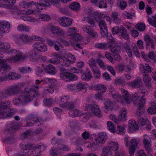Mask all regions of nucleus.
<instances>
[{
	"instance_id": "nucleus-3",
	"label": "nucleus",
	"mask_w": 156,
	"mask_h": 156,
	"mask_svg": "<svg viewBox=\"0 0 156 156\" xmlns=\"http://www.w3.org/2000/svg\"><path fill=\"white\" fill-rule=\"evenodd\" d=\"M60 76L62 80L66 82L75 81L77 80L78 76L73 73L68 72L66 69H60Z\"/></svg>"
},
{
	"instance_id": "nucleus-51",
	"label": "nucleus",
	"mask_w": 156,
	"mask_h": 156,
	"mask_svg": "<svg viewBox=\"0 0 156 156\" xmlns=\"http://www.w3.org/2000/svg\"><path fill=\"white\" fill-rule=\"evenodd\" d=\"M92 77L91 73H85L82 75L81 78L82 80L86 81H89Z\"/></svg>"
},
{
	"instance_id": "nucleus-7",
	"label": "nucleus",
	"mask_w": 156,
	"mask_h": 156,
	"mask_svg": "<svg viewBox=\"0 0 156 156\" xmlns=\"http://www.w3.org/2000/svg\"><path fill=\"white\" fill-rule=\"evenodd\" d=\"M20 39L25 43L30 42L32 40L37 41L41 39V37L38 36L33 35L30 37L26 34H21L20 36Z\"/></svg>"
},
{
	"instance_id": "nucleus-57",
	"label": "nucleus",
	"mask_w": 156,
	"mask_h": 156,
	"mask_svg": "<svg viewBox=\"0 0 156 156\" xmlns=\"http://www.w3.org/2000/svg\"><path fill=\"white\" fill-rule=\"evenodd\" d=\"M10 48L9 44L8 43H4L0 42V49H1L8 50Z\"/></svg>"
},
{
	"instance_id": "nucleus-64",
	"label": "nucleus",
	"mask_w": 156,
	"mask_h": 156,
	"mask_svg": "<svg viewBox=\"0 0 156 156\" xmlns=\"http://www.w3.org/2000/svg\"><path fill=\"white\" fill-rule=\"evenodd\" d=\"M104 104L105 105V108L107 109H108L109 107H112L113 105V103L108 99L105 101Z\"/></svg>"
},
{
	"instance_id": "nucleus-20",
	"label": "nucleus",
	"mask_w": 156,
	"mask_h": 156,
	"mask_svg": "<svg viewBox=\"0 0 156 156\" xmlns=\"http://www.w3.org/2000/svg\"><path fill=\"white\" fill-rule=\"evenodd\" d=\"M128 130L131 133L134 132L138 129L137 125L134 120H130L129 121Z\"/></svg>"
},
{
	"instance_id": "nucleus-43",
	"label": "nucleus",
	"mask_w": 156,
	"mask_h": 156,
	"mask_svg": "<svg viewBox=\"0 0 156 156\" xmlns=\"http://www.w3.org/2000/svg\"><path fill=\"white\" fill-rule=\"evenodd\" d=\"M145 25L144 23L140 22L135 26V28L140 31H144L145 29Z\"/></svg>"
},
{
	"instance_id": "nucleus-26",
	"label": "nucleus",
	"mask_w": 156,
	"mask_h": 156,
	"mask_svg": "<svg viewBox=\"0 0 156 156\" xmlns=\"http://www.w3.org/2000/svg\"><path fill=\"white\" fill-rule=\"evenodd\" d=\"M116 6L121 10H124L127 6V3L124 0H116Z\"/></svg>"
},
{
	"instance_id": "nucleus-10",
	"label": "nucleus",
	"mask_w": 156,
	"mask_h": 156,
	"mask_svg": "<svg viewBox=\"0 0 156 156\" xmlns=\"http://www.w3.org/2000/svg\"><path fill=\"white\" fill-rule=\"evenodd\" d=\"M83 30L90 37H96L98 36L97 33L95 32L90 26L84 25L83 27Z\"/></svg>"
},
{
	"instance_id": "nucleus-23",
	"label": "nucleus",
	"mask_w": 156,
	"mask_h": 156,
	"mask_svg": "<svg viewBox=\"0 0 156 156\" xmlns=\"http://www.w3.org/2000/svg\"><path fill=\"white\" fill-rule=\"evenodd\" d=\"M95 47L100 49H106L112 47V45L105 43H98L95 45Z\"/></svg>"
},
{
	"instance_id": "nucleus-35",
	"label": "nucleus",
	"mask_w": 156,
	"mask_h": 156,
	"mask_svg": "<svg viewBox=\"0 0 156 156\" xmlns=\"http://www.w3.org/2000/svg\"><path fill=\"white\" fill-rule=\"evenodd\" d=\"M90 69L94 75L95 78L97 79L99 78L101 74L98 67L97 66L92 68Z\"/></svg>"
},
{
	"instance_id": "nucleus-36",
	"label": "nucleus",
	"mask_w": 156,
	"mask_h": 156,
	"mask_svg": "<svg viewBox=\"0 0 156 156\" xmlns=\"http://www.w3.org/2000/svg\"><path fill=\"white\" fill-rule=\"evenodd\" d=\"M106 147H109L110 150L111 151H116L118 149L119 144L117 142L111 141L109 143V146H107Z\"/></svg>"
},
{
	"instance_id": "nucleus-13",
	"label": "nucleus",
	"mask_w": 156,
	"mask_h": 156,
	"mask_svg": "<svg viewBox=\"0 0 156 156\" xmlns=\"http://www.w3.org/2000/svg\"><path fill=\"white\" fill-rule=\"evenodd\" d=\"M72 19L66 16H64L61 18L59 20V22L62 26L66 27L71 25L72 24Z\"/></svg>"
},
{
	"instance_id": "nucleus-53",
	"label": "nucleus",
	"mask_w": 156,
	"mask_h": 156,
	"mask_svg": "<svg viewBox=\"0 0 156 156\" xmlns=\"http://www.w3.org/2000/svg\"><path fill=\"white\" fill-rule=\"evenodd\" d=\"M110 51H111L113 53V54H119V52H120V48L119 46H117L116 47H110Z\"/></svg>"
},
{
	"instance_id": "nucleus-28",
	"label": "nucleus",
	"mask_w": 156,
	"mask_h": 156,
	"mask_svg": "<svg viewBox=\"0 0 156 156\" xmlns=\"http://www.w3.org/2000/svg\"><path fill=\"white\" fill-rule=\"evenodd\" d=\"M143 81L148 88H150L151 87V78L147 74H143Z\"/></svg>"
},
{
	"instance_id": "nucleus-63",
	"label": "nucleus",
	"mask_w": 156,
	"mask_h": 156,
	"mask_svg": "<svg viewBox=\"0 0 156 156\" xmlns=\"http://www.w3.org/2000/svg\"><path fill=\"white\" fill-rule=\"evenodd\" d=\"M99 7L100 8H106L107 7L106 0H100Z\"/></svg>"
},
{
	"instance_id": "nucleus-46",
	"label": "nucleus",
	"mask_w": 156,
	"mask_h": 156,
	"mask_svg": "<svg viewBox=\"0 0 156 156\" xmlns=\"http://www.w3.org/2000/svg\"><path fill=\"white\" fill-rule=\"evenodd\" d=\"M147 21L152 26L156 28V14L152 16V18L148 16Z\"/></svg>"
},
{
	"instance_id": "nucleus-25",
	"label": "nucleus",
	"mask_w": 156,
	"mask_h": 156,
	"mask_svg": "<svg viewBox=\"0 0 156 156\" xmlns=\"http://www.w3.org/2000/svg\"><path fill=\"white\" fill-rule=\"evenodd\" d=\"M130 85L133 87L139 88L142 85V83L141 79L140 77H137L133 82H131Z\"/></svg>"
},
{
	"instance_id": "nucleus-45",
	"label": "nucleus",
	"mask_w": 156,
	"mask_h": 156,
	"mask_svg": "<svg viewBox=\"0 0 156 156\" xmlns=\"http://www.w3.org/2000/svg\"><path fill=\"white\" fill-rule=\"evenodd\" d=\"M11 101H6L4 102H1L0 103V110L1 109H6L9 108L10 107V105Z\"/></svg>"
},
{
	"instance_id": "nucleus-62",
	"label": "nucleus",
	"mask_w": 156,
	"mask_h": 156,
	"mask_svg": "<svg viewBox=\"0 0 156 156\" xmlns=\"http://www.w3.org/2000/svg\"><path fill=\"white\" fill-rule=\"evenodd\" d=\"M112 97L115 99H116L117 101H119L122 98L121 95H120L118 93L112 94Z\"/></svg>"
},
{
	"instance_id": "nucleus-21",
	"label": "nucleus",
	"mask_w": 156,
	"mask_h": 156,
	"mask_svg": "<svg viewBox=\"0 0 156 156\" xmlns=\"http://www.w3.org/2000/svg\"><path fill=\"white\" fill-rule=\"evenodd\" d=\"M22 52L18 50L17 53L15 56H12L10 58V60L11 62H16L22 59H24L25 58L24 55H22Z\"/></svg>"
},
{
	"instance_id": "nucleus-52",
	"label": "nucleus",
	"mask_w": 156,
	"mask_h": 156,
	"mask_svg": "<svg viewBox=\"0 0 156 156\" xmlns=\"http://www.w3.org/2000/svg\"><path fill=\"white\" fill-rule=\"evenodd\" d=\"M138 121L139 124L142 126H145L147 122H149L147 119H145L143 117L138 118Z\"/></svg>"
},
{
	"instance_id": "nucleus-8",
	"label": "nucleus",
	"mask_w": 156,
	"mask_h": 156,
	"mask_svg": "<svg viewBox=\"0 0 156 156\" xmlns=\"http://www.w3.org/2000/svg\"><path fill=\"white\" fill-rule=\"evenodd\" d=\"M138 142L137 140L135 139H132L129 141V156H133L135 152L137 146Z\"/></svg>"
},
{
	"instance_id": "nucleus-1",
	"label": "nucleus",
	"mask_w": 156,
	"mask_h": 156,
	"mask_svg": "<svg viewBox=\"0 0 156 156\" xmlns=\"http://www.w3.org/2000/svg\"><path fill=\"white\" fill-rule=\"evenodd\" d=\"M20 89V87L18 85H14L9 87L5 92L0 93V100L17 94Z\"/></svg>"
},
{
	"instance_id": "nucleus-38",
	"label": "nucleus",
	"mask_w": 156,
	"mask_h": 156,
	"mask_svg": "<svg viewBox=\"0 0 156 156\" xmlns=\"http://www.w3.org/2000/svg\"><path fill=\"white\" fill-rule=\"evenodd\" d=\"M13 115L12 112H8L6 111L0 112V119H5L10 117Z\"/></svg>"
},
{
	"instance_id": "nucleus-16",
	"label": "nucleus",
	"mask_w": 156,
	"mask_h": 156,
	"mask_svg": "<svg viewBox=\"0 0 156 156\" xmlns=\"http://www.w3.org/2000/svg\"><path fill=\"white\" fill-rule=\"evenodd\" d=\"M10 27L9 23L8 22H1L0 21V32L2 33H8Z\"/></svg>"
},
{
	"instance_id": "nucleus-9",
	"label": "nucleus",
	"mask_w": 156,
	"mask_h": 156,
	"mask_svg": "<svg viewBox=\"0 0 156 156\" xmlns=\"http://www.w3.org/2000/svg\"><path fill=\"white\" fill-rule=\"evenodd\" d=\"M141 57L147 62H150V59L151 60H154L155 62H156V56L154 52L151 51L149 52L147 55L145 54L144 51L141 52Z\"/></svg>"
},
{
	"instance_id": "nucleus-22",
	"label": "nucleus",
	"mask_w": 156,
	"mask_h": 156,
	"mask_svg": "<svg viewBox=\"0 0 156 156\" xmlns=\"http://www.w3.org/2000/svg\"><path fill=\"white\" fill-rule=\"evenodd\" d=\"M121 91L122 93L121 100H124L127 103H130V95L127 91L123 89H121Z\"/></svg>"
},
{
	"instance_id": "nucleus-55",
	"label": "nucleus",
	"mask_w": 156,
	"mask_h": 156,
	"mask_svg": "<svg viewBox=\"0 0 156 156\" xmlns=\"http://www.w3.org/2000/svg\"><path fill=\"white\" fill-rule=\"evenodd\" d=\"M43 102L45 105L50 106L52 104L53 101L51 98H49L44 99Z\"/></svg>"
},
{
	"instance_id": "nucleus-32",
	"label": "nucleus",
	"mask_w": 156,
	"mask_h": 156,
	"mask_svg": "<svg viewBox=\"0 0 156 156\" xmlns=\"http://www.w3.org/2000/svg\"><path fill=\"white\" fill-rule=\"evenodd\" d=\"M120 33L121 36L124 39L127 41L129 40V35L128 34L127 30L124 27L121 28Z\"/></svg>"
},
{
	"instance_id": "nucleus-41",
	"label": "nucleus",
	"mask_w": 156,
	"mask_h": 156,
	"mask_svg": "<svg viewBox=\"0 0 156 156\" xmlns=\"http://www.w3.org/2000/svg\"><path fill=\"white\" fill-rule=\"evenodd\" d=\"M94 19L97 22H99L101 20H102L103 14H101L96 12L94 13Z\"/></svg>"
},
{
	"instance_id": "nucleus-42",
	"label": "nucleus",
	"mask_w": 156,
	"mask_h": 156,
	"mask_svg": "<svg viewBox=\"0 0 156 156\" xmlns=\"http://www.w3.org/2000/svg\"><path fill=\"white\" fill-rule=\"evenodd\" d=\"M107 127L109 130L111 132L114 133L115 132V127L111 121H108L107 123Z\"/></svg>"
},
{
	"instance_id": "nucleus-27",
	"label": "nucleus",
	"mask_w": 156,
	"mask_h": 156,
	"mask_svg": "<svg viewBox=\"0 0 156 156\" xmlns=\"http://www.w3.org/2000/svg\"><path fill=\"white\" fill-rule=\"evenodd\" d=\"M127 110L125 108H122L120 111V114L119 115L118 119L119 121H124L126 120Z\"/></svg>"
},
{
	"instance_id": "nucleus-6",
	"label": "nucleus",
	"mask_w": 156,
	"mask_h": 156,
	"mask_svg": "<svg viewBox=\"0 0 156 156\" xmlns=\"http://www.w3.org/2000/svg\"><path fill=\"white\" fill-rule=\"evenodd\" d=\"M92 144L94 145H98L100 143H104L108 138L107 136L103 132L100 133L97 137L94 134H92Z\"/></svg>"
},
{
	"instance_id": "nucleus-11",
	"label": "nucleus",
	"mask_w": 156,
	"mask_h": 156,
	"mask_svg": "<svg viewBox=\"0 0 156 156\" xmlns=\"http://www.w3.org/2000/svg\"><path fill=\"white\" fill-rule=\"evenodd\" d=\"M99 23L98 25L100 28V31L101 36L104 37L108 33V30L107 24L105 21L103 20Z\"/></svg>"
},
{
	"instance_id": "nucleus-15",
	"label": "nucleus",
	"mask_w": 156,
	"mask_h": 156,
	"mask_svg": "<svg viewBox=\"0 0 156 156\" xmlns=\"http://www.w3.org/2000/svg\"><path fill=\"white\" fill-rule=\"evenodd\" d=\"M145 103H144V101L143 100L140 103L138 104L137 106V110L136 113V115L138 119V118L141 117V116L144 113V105Z\"/></svg>"
},
{
	"instance_id": "nucleus-29",
	"label": "nucleus",
	"mask_w": 156,
	"mask_h": 156,
	"mask_svg": "<svg viewBox=\"0 0 156 156\" xmlns=\"http://www.w3.org/2000/svg\"><path fill=\"white\" fill-rule=\"evenodd\" d=\"M144 40L145 42V46L146 49H150V45L153 41V40L150 38L149 35H147L144 36Z\"/></svg>"
},
{
	"instance_id": "nucleus-2",
	"label": "nucleus",
	"mask_w": 156,
	"mask_h": 156,
	"mask_svg": "<svg viewBox=\"0 0 156 156\" xmlns=\"http://www.w3.org/2000/svg\"><path fill=\"white\" fill-rule=\"evenodd\" d=\"M23 94L21 95L23 97L24 103L32 101L34 96V94L37 96L40 95L37 90L28 87L25 88Z\"/></svg>"
},
{
	"instance_id": "nucleus-24",
	"label": "nucleus",
	"mask_w": 156,
	"mask_h": 156,
	"mask_svg": "<svg viewBox=\"0 0 156 156\" xmlns=\"http://www.w3.org/2000/svg\"><path fill=\"white\" fill-rule=\"evenodd\" d=\"M44 70L45 73L49 74L55 75L56 73L55 68L51 64L48 65Z\"/></svg>"
},
{
	"instance_id": "nucleus-48",
	"label": "nucleus",
	"mask_w": 156,
	"mask_h": 156,
	"mask_svg": "<svg viewBox=\"0 0 156 156\" xmlns=\"http://www.w3.org/2000/svg\"><path fill=\"white\" fill-rule=\"evenodd\" d=\"M30 28L28 27L23 24L18 25L17 27V30L19 31H25L29 32Z\"/></svg>"
},
{
	"instance_id": "nucleus-44",
	"label": "nucleus",
	"mask_w": 156,
	"mask_h": 156,
	"mask_svg": "<svg viewBox=\"0 0 156 156\" xmlns=\"http://www.w3.org/2000/svg\"><path fill=\"white\" fill-rule=\"evenodd\" d=\"M70 35L71 36L72 39L75 42L80 41L82 39V37L80 34L74 33H72L70 34Z\"/></svg>"
},
{
	"instance_id": "nucleus-47",
	"label": "nucleus",
	"mask_w": 156,
	"mask_h": 156,
	"mask_svg": "<svg viewBox=\"0 0 156 156\" xmlns=\"http://www.w3.org/2000/svg\"><path fill=\"white\" fill-rule=\"evenodd\" d=\"M70 99L69 95H62L61 97H59L58 101L59 102L63 103V104L66 103Z\"/></svg>"
},
{
	"instance_id": "nucleus-17",
	"label": "nucleus",
	"mask_w": 156,
	"mask_h": 156,
	"mask_svg": "<svg viewBox=\"0 0 156 156\" xmlns=\"http://www.w3.org/2000/svg\"><path fill=\"white\" fill-rule=\"evenodd\" d=\"M50 30L53 34H56L59 36H63L65 34L64 31L58 27L51 26Z\"/></svg>"
},
{
	"instance_id": "nucleus-59",
	"label": "nucleus",
	"mask_w": 156,
	"mask_h": 156,
	"mask_svg": "<svg viewBox=\"0 0 156 156\" xmlns=\"http://www.w3.org/2000/svg\"><path fill=\"white\" fill-rule=\"evenodd\" d=\"M148 112L151 114H154L156 113V105L152 106L148 109Z\"/></svg>"
},
{
	"instance_id": "nucleus-37",
	"label": "nucleus",
	"mask_w": 156,
	"mask_h": 156,
	"mask_svg": "<svg viewBox=\"0 0 156 156\" xmlns=\"http://www.w3.org/2000/svg\"><path fill=\"white\" fill-rule=\"evenodd\" d=\"M102 156H112V153L109 147H105L103 149L102 152Z\"/></svg>"
},
{
	"instance_id": "nucleus-14",
	"label": "nucleus",
	"mask_w": 156,
	"mask_h": 156,
	"mask_svg": "<svg viewBox=\"0 0 156 156\" xmlns=\"http://www.w3.org/2000/svg\"><path fill=\"white\" fill-rule=\"evenodd\" d=\"M140 69L141 72L144 74L151 73L153 70L152 68L147 63L145 64L144 65L140 64Z\"/></svg>"
},
{
	"instance_id": "nucleus-19",
	"label": "nucleus",
	"mask_w": 156,
	"mask_h": 156,
	"mask_svg": "<svg viewBox=\"0 0 156 156\" xmlns=\"http://www.w3.org/2000/svg\"><path fill=\"white\" fill-rule=\"evenodd\" d=\"M28 4L30 5H35L37 8L40 10L43 9V8L45 6H49L48 2H46L45 0L41 1L39 3L32 1Z\"/></svg>"
},
{
	"instance_id": "nucleus-61",
	"label": "nucleus",
	"mask_w": 156,
	"mask_h": 156,
	"mask_svg": "<svg viewBox=\"0 0 156 156\" xmlns=\"http://www.w3.org/2000/svg\"><path fill=\"white\" fill-rule=\"evenodd\" d=\"M89 66L90 68L97 66L95 60L93 58H91L88 62Z\"/></svg>"
},
{
	"instance_id": "nucleus-60",
	"label": "nucleus",
	"mask_w": 156,
	"mask_h": 156,
	"mask_svg": "<svg viewBox=\"0 0 156 156\" xmlns=\"http://www.w3.org/2000/svg\"><path fill=\"white\" fill-rule=\"evenodd\" d=\"M105 56L106 58L109 60L111 63L113 62V58L111 55V54L108 51H106L105 53Z\"/></svg>"
},
{
	"instance_id": "nucleus-34",
	"label": "nucleus",
	"mask_w": 156,
	"mask_h": 156,
	"mask_svg": "<svg viewBox=\"0 0 156 156\" xmlns=\"http://www.w3.org/2000/svg\"><path fill=\"white\" fill-rule=\"evenodd\" d=\"M80 5L79 3L74 2L70 4L69 8L73 11L77 12L80 10Z\"/></svg>"
},
{
	"instance_id": "nucleus-56",
	"label": "nucleus",
	"mask_w": 156,
	"mask_h": 156,
	"mask_svg": "<svg viewBox=\"0 0 156 156\" xmlns=\"http://www.w3.org/2000/svg\"><path fill=\"white\" fill-rule=\"evenodd\" d=\"M69 115L70 116L77 117L79 116V112L76 109L70 110L69 112Z\"/></svg>"
},
{
	"instance_id": "nucleus-12",
	"label": "nucleus",
	"mask_w": 156,
	"mask_h": 156,
	"mask_svg": "<svg viewBox=\"0 0 156 156\" xmlns=\"http://www.w3.org/2000/svg\"><path fill=\"white\" fill-rule=\"evenodd\" d=\"M6 61V60L0 58V72L2 73H5L10 69L9 65H8L5 63Z\"/></svg>"
},
{
	"instance_id": "nucleus-49",
	"label": "nucleus",
	"mask_w": 156,
	"mask_h": 156,
	"mask_svg": "<svg viewBox=\"0 0 156 156\" xmlns=\"http://www.w3.org/2000/svg\"><path fill=\"white\" fill-rule=\"evenodd\" d=\"M20 75L14 72L10 73L8 76H6V79H8L9 80H13L16 78H18Z\"/></svg>"
},
{
	"instance_id": "nucleus-4",
	"label": "nucleus",
	"mask_w": 156,
	"mask_h": 156,
	"mask_svg": "<svg viewBox=\"0 0 156 156\" xmlns=\"http://www.w3.org/2000/svg\"><path fill=\"white\" fill-rule=\"evenodd\" d=\"M32 144H31L23 145L22 144H20L19 147L23 150H30L32 148L34 150H39V153L41 151H43L45 150L46 148V147L44 145V144L42 143H40L34 147H32Z\"/></svg>"
},
{
	"instance_id": "nucleus-58",
	"label": "nucleus",
	"mask_w": 156,
	"mask_h": 156,
	"mask_svg": "<svg viewBox=\"0 0 156 156\" xmlns=\"http://www.w3.org/2000/svg\"><path fill=\"white\" fill-rule=\"evenodd\" d=\"M76 90L79 91L83 89H85L86 88L85 85L82 83H79L76 84Z\"/></svg>"
},
{
	"instance_id": "nucleus-5",
	"label": "nucleus",
	"mask_w": 156,
	"mask_h": 156,
	"mask_svg": "<svg viewBox=\"0 0 156 156\" xmlns=\"http://www.w3.org/2000/svg\"><path fill=\"white\" fill-rule=\"evenodd\" d=\"M83 106L84 108V110L85 111L88 110H91L95 116L99 117L101 116V114L100 109L97 105L95 104L91 105L84 104Z\"/></svg>"
},
{
	"instance_id": "nucleus-50",
	"label": "nucleus",
	"mask_w": 156,
	"mask_h": 156,
	"mask_svg": "<svg viewBox=\"0 0 156 156\" xmlns=\"http://www.w3.org/2000/svg\"><path fill=\"white\" fill-rule=\"evenodd\" d=\"M33 11L29 10H27V11H26L23 10V12H22V13L23 14L25 15L21 16L20 17L21 19L24 21H26L28 16L27 15L33 13Z\"/></svg>"
},
{
	"instance_id": "nucleus-39",
	"label": "nucleus",
	"mask_w": 156,
	"mask_h": 156,
	"mask_svg": "<svg viewBox=\"0 0 156 156\" xmlns=\"http://www.w3.org/2000/svg\"><path fill=\"white\" fill-rule=\"evenodd\" d=\"M20 103H24L22 96L20 95L13 100V103L16 105H18Z\"/></svg>"
},
{
	"instance_id": "nucleus-30",
	"label": "nucleus",
	"mask_w": 156,
	"mask_h": 156,
	"mask_svg": "<svg viewBox=\"0 0 156 156\" xmlns=\"http://www.w3.org/2000/svg\"><path fill=\"white\" fill-rule=\"evenodd\" d=\"M72 143L74 145H82L83 143V139L80 137H73L71 140Z\"/></svg>"
},
{
	"instance_id": "nucleus-31",
	"label": "nucleus",
	"mask_w": 156,
	"mask_h": 156,
	"mask_svg": "<svg viewBox=\"0 0 156 156\" xmlns=\"http://www.w3.org/2000/svg\"><path fill=\"white\" fill-rule=\"evenodd\" d=\"M75 103L72 101L68 102L66 104H62L60 105L62 108H66L67 109H70L75 108Z\"/></svg>"
},
{
	"instance_id": "nucleus-18",
	"label": "nucleus",
	"mask_w": 156,
	"mask_h": 156,
	"mask_svg": "<svg viewBox=\"0 0 156 156\" xmlns=\"http://www.w3.org/2000/svg\"><path fill=\"white\" fill-rule=\"evenodd\" d=\"M132 98L133 101L135 102L134 105L136 106L138 105V104L140 103L143 100L144 101V103H145L146 99L139 96L136 92H134L132 94Z\"/></svg>"
},
{
	"instance_id": "nucleus-54",
	"label": "nucleus",
	"mask_w": 156,
	"mask_h": 156,
	"mask_svg": "<svg viewBox=\"0 0 156 156\" xmlns=\"http://www.w3.org/2000/svg\"><path fill=\"white\" fill-rule=\"evenodd\" d=\"M117 132L118 134L121 135L124 134L125 132V128L124 126L117 125Z\"/></svg>"
},
{
	"instance_id": "nucleus-40",
	"label": "nucleus",
	"mask_w": 156,
	"mask_h": 156,
	"mask_svg": "<svg viewBox=\"0 0 156 156\" xmlns=\"http://www.w3.org/2000/svg\"><path fill=\"white\" fill-rule=\"evenodd\" d=\"M119 13L116 12H113L112 13V18L113 21L115 23H119L120 20L118 17Z\"/></svg>"
},
{
	"instance_id": "nucleus-33",
	"label": "nucleus",
	"mask_w": 156,
	"mask_h": 156,
	"mask_svg": "<svg viewBox=\"0 0 156 156\" xmlns=\"http://www.w3.org/2000/svg\"><path fill=\"white\" fill-rule=\"evenodd\" d=\"M92 87L94 89L98 90V92H105L107 90L106 87L103 85L95 84Z\"/></svg>"
}]
</instances>
